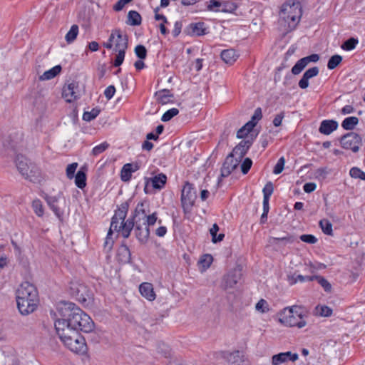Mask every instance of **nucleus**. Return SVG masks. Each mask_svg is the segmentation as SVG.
I'll return each instance as SVG.
<instances>
[{
	"mask_svg": "<svg viewBox=\"0 0 365 365\" xmlns=\"http://www.w3.org/2000/svg\"><path fill=\"white\" fill-rule=\"evenodd\" d=\"M262 118V109L260 108H257L255 109L253 115L251 118L250 122H252L255 123V125H257V122Z\"/></svg>",
	"mask_w": 365,
	"mask_h": 365,
	"instance_id": "obj_57",
	"label": "nucleus"
},
{
	"mask_svg": "<svg viewBox=\"0 0 365 365\" xmlns=\"http://www.w3.org/2000/svg\"><path fill=\"white\" fill-rule=\"evenodd\" d=\"M182 23L180 21H176L174 25V29L173 31V35L174 37H177L181 32Z\"/></svg>",
	"mask_w": 365,
	"mask_h": 365,
	"instance_id": "obj_64",
	"label": "nucleus"
},
{
	"mask_svg": "<svg viewBox=\"0 0 365 365\" xmlns=\"http://www.w3.org/2000/svg\"><path fill=\"white\" fill-rule=\"evenodd\" d=\"M319 72V68L317 66L312 67L307 70L302 76V78L299 81V86L302 89H305L309 86V79L318 75Z\"/></svg>",
	"mask_w": 365,
	"mask_h": 365,
	"instance_id": "obj_21",
	"label": "nucleus"
},
{
	"mask_svg": "<svg viewBox=\"0 0 365 365\" xmlns=\"http://www.w3.org/2000/svg\"><path fill=\"white\" fill-rule=\"evenodd\" d=\"M32 207L34 212L39 217L43 215V208L40 200H34L32 202Z\"/></svg>",
	"mask_w": 365,
	"mask_h": 365,
	"instance_id": "obj_45",
	"label": "nucleus"
},
{
	"mask_svg": "<svg viewBox=\"0 0 365 365\" xmlns=\"http://www.w3.org/2000/svg\"><path fill=\"white\" fill-rule=\"evenodd\" d=\"M340 143L343 148L356 153L362 145V140L359 134L350 132L341 137Z\"/></svg>",
	"mask_w": 365,
	"mask_h": 365,
	"instance_id": "obj_9",
	"label": "nucleus"
},
{
	"mask_svg": "<svg viewBox=\"0 0 365 365\" xmlns=\"http://www.w3.org/2000/svg\"><path fill=\"white\" fill-rule=\"evenodd\" d=\"M61 315L73 329L90 333L94 329V322L92 319L74 303L65 302L61 309Z\"/></svg>",
	"mask_w": 365,
	"mask_h": 365,
	"instance_id": "obj_1",
	"label": "nucleus"
},
{
	"mask_svg": "<svg viewBox=\"0 0 365 365\" xmlns=\"http://www.w3.org/2000/svg\"><path fill=\"white\" fill-rule=\"evenodd\" d=\"M317 185L314 182H307L304 184L303 189L305 192L310 193L314 191Z\"/></svg>",
	"mask_w": 365,
	"mask_h": 365,
	"instance_id": "obj_62",
	"label": "nucleus"
},
{
	"mask_svg": "<svg viewBox=\"0 0 365 365\" xmlns=\"http://www.w3.org/2000/svg\"><path fill=\"white\" fill-rule=\"evenodd\" d=\"M150 180L154 188L160 190L166 183L167 177L165 175L160 173L151 178Z\"/></svg>",
	"mask_w": 365,
	"mask_h": 365,
	"instance_id": "obj_30",
	"label": "nucleus"
},
{
	"mask_svg": "<svg viewBox=\"0 0 365 365\" xmlns=\"http://www.w3.org/2000/svg\"><path fill=\"white\" fill-rule=\"evenodd\" d=\"M284 163H285V160H284V157H281L278 160L277 164L275 165L274 170H273V173L276 175L281 173L284 169Z\"/></svg>",
	"mask_w": 365,
	"mask_h": 365,
	"instance_id": "obj_54",
	"label": "nucleus"
},
{
	"mask_svg": "<svg viewBox=\"0 0 365 365\" xmlns=\"http://www.w3.org/2000/svg\"><path fill=\"white\" fill-rule=\"evenodd\" d=\"M30 163L31 162L24 155H17L16 158V166L23 177L24 175L28 174Z\"/></svg>",
	"mask_w": 365,
	"mask_h": 365,
	"instance_id": "obj_24",
	"label": "nucleus"
},
{
	"mask_svg": "<svg viewBox=\"0 0 365 365\" xmlns=\"http://www.w3.org/2000/svg\"><path fill=\"white\" fill-rule=\"evenodd\" d=\"M341 61L342 57L340 55H334L329 59L327 63V68L330 70H333L340 64Z\"/></svg>",
	"mask_w": 365,
	"mask_h": 365,
	"instance_id": "obj_37",
	"label": "nucleus"
},
{
	"mask_svg": "<svg viewBox=\"0 0 365 365\" xmlns=\"http://www.w3.org/2000/svg\"><path fill=\"white\" fill-rule=\"evenodd\" d=\"M307 315L298 306L286 307L279 314V322L287 327L302 328L306 326Z\"/></svg>",
	"mask_w": 365,
	"mask_h": 365,
	"instance_id": "obj_6",
	"label": "nucleus"
},
{
	"mask_svg": "<svg viewBox=\"0 0 365 365\" xmlns=\"http://www.w3.org/2000/svg\"><path fill=\"white\" fill-rule=\"evenodd\" d=\"M252 144V140H242L237 146L234 148L232 153L238 156V158L241 160L247 153Z\"/></svg>",
	"mask_w": 365,
	"mask_h": 365,
	"instance_id": "obj_22",
	"label": "nucleus"
},
{
	"mask_svg": "<svg viewBox=\"0 0 365 365\" xmlns=\"http://www.w3.org/2000/svg\"><path fill=\"white\" fill-rule=\"evenodd\" d=\"M139 291L141 295L149 301H153L155 299V294L153 290V287L150 283H142L139 287Z\"/></svg>",
	"mask_w": 365,
	"mask_h": 365,
	"instance_id": "obj_25",
	"label": "nucleus"
},
{
	"mask_svg": "<svg viewBox=\"0 0 365 365\" xmlns=\"http://www.w3.org/2000/svg\"><path fill=\"white\" fill-rule=\"evenodd\" d=\"M302 14L299 1H287L283 4L279 16V22L287 33L294 30L299 22Z\"/></svg>",
	"mask_w": 365,
	"mask_h": 365,
	"instance_id": "obj_3",
	"label": "nucleus"
},
{
	"mask_svg": "<svg viewBox=\"0 0 365 365\" xmlns=\"http://www.w3.org/2000/svg\"><path fill=\"white\" fill-rule=\"evenodd\" d=\"M135 55L140 59H145L147 56V50L145 47L143 45H138L135 48Z\"/></svg>",
	"mask_w": 365,
	"mask_h": 365,
	"instance_id": "obj_50",
	"label": "nucleus"
},
{
	"mask_svg": "<svg viewBox=\"0 0 365 365\" xmlns=\"http://www.w3.org/2000/svg\"><path fill=\"white\" fill-rule=\"evenodd\" d=\"M132 167H133V163H127L123 165L120 172V178L123 182L130 180L133 173Z\"/></svg>",
	"mask_w": 365,
	"mask_h": 365,
	"instance_id": "obj_32",
	"label": "nucleus"
},
{
	"mask_svg": "<svg viewBox=\"0 0 365 365\" xmlns=\"http://www.w3.org/2000/svg\"><path fill=\"white\" fill-rule=\"evenodd\" d=\"M274 191V187L272 182H268L263 188L264 198H269Z\"/></svg>",
	"mask_w": 365,
	"mask_h": 365,
	"instance_id": "obj_53",
	"label": "nucleus"
},
{
	"mask_svg": "<svg viewBox=\"0 0 365 365\" xmlns=\"http://www.w3.org/2000/svg\"><path fill=\"white\" fill-rule=\"evenodd\" d=\"M179 113L178 109L177 108H171L167 110L162 116L161 120L163 122H167L171 120L174 116L177 115Z\"/></svg>",
	"mask_w": 365,
	"mask_h": 365,
	"instance_id": "obj_44",
	"label": "nucleus"
},
{
	"mask_svg": "<svg viewBox=\"0 0 365 365\" xmlns=\"http://www.w3.org/2000/svg\"><path fill=\"white\" fill-rule=\"evenodd\" d=\"M156 96H158L159 102L163 105L171 102L172 101L170 98L173 97V95L170 93V91L167 89L157 92Z\"/></svg>",
	"mask_w": 365,
	"mask_h": 365,
	"instance_id": "obj_33",
	"label": "nucleus"
},
{
	"mask_svg": "<svg viewBox=\"0 0 365 365\" xmlns=\"http://www.w3.org/2000/svg\"><path fill=\"white\" fill-rule=\"evenodd\" d=\"M233 153H230L225 159L222 167L221 168V174L219 181L221 178L229 176L232 172L236 169L240 162V159L238 158H234Z\"/></svg>",
	"mask_w": 365,
	"mask_h": 365,
	"instance_id": "obj_13",
	"label": "nucleus"
},
{
	"mask_svg": "<svg viewBox=\"0 0 365 365\" xmlns=\"http://www.w3.org/2000/svg\"><path fill=\"white\" fill-rule=\"evenodd\" d=\"M255 308L257 311L264 313L269 310L268 304L266 300L262 299L256 304Z\"/></svg>",
	"mask_w": 365,
	"mask_h": 365,
	"instance_id": "obj_55",
	"label": "nucleus"
},
{
	"mask_svg": "<svg viewBox=\"0 0 365 365\" xmlns=\"http://www.w3.org/2000/svg\"><path fill=\"white\" fill-rule=\"evenodd\" d=\"M142 18L136 11H130L128 14L127 24L131 26H139L141 24Z\"/></svg>",
	"mask_w": 365,
	"mask_h": 365,
	"instance_id": "obj_31",
	"label": "nucleus"
},
{
	"mask_svg": "<svg viewBox=\"0 0 365 365\" xmlns=\"http://www.w3.org/2000/svg\"><path fill=\"white\" fill-rule=\"evenodd\" d=\"M237 58L238 54L234 49L224 50L221 53V58L228 64H232Z\"/></svg>",
	"mask_w": 365,
	"mask_h": 365,
	"instance_id": "obj_26",
	"label": "nucleus"
},
{
	"mask_svg": "<svg viewBox=\"0 0 365 365\" xmlns=\"http://www.w3.org/2000/svg\"><path fill=\"white\" fill-rule=\"evenodd\" d=\"M70 290L71 294L81 302H86L87 297H89L90 295L88 287L85 284L77 282L71 283Z\"/></svg>",
	"mask_w": 365,
	"mask_h": 365,
	"instance_id": "obj_16",
	"label": "nucleus"
},
{
	"mask_svg": "<svg viewBox=\"0 0 365 365\" xmlns=\"http://www.w3.org/2000/svg\"><path fill=\"white\" fill-rule=\"evenodd\" d=\"M115 88L114 86H108L105 91H104V95L106 96V98L108 99V100H110L113 98V96H114L115 94Z\"/></svg>",
	"mask_w": 365,
	"mask_h": 365,
	"instance_id": "obj_60",
	"label": "nucleus"
},
{
	"mask_svg": "<svg viewBox=\"0 0 365 365\" xmlns=\"http://www.w3.org/2000/svg\"><path fill=\"white\" fill-rule=\"evenodd\" d=\"M349 174L351 178H359L361 180H365V173L356 167L352 168L350 170Z\"/></svg>",
	"mask_w": 365,
	"mask_h": 365,
	"instance_id": "obj_47",
	"label": "nucleus"
},
{
	"mask_svg": "<svg viewBox=\"0 0 365 365\" xmlns=\"http://www.w3.org/2000/svg\"><path fill=\"white\" fill-rule=\"evenodd\" d=\"M242 277V272L240 269H234L224 276L222 287L225 290L232 289L238 283Z\"/></svg>",
	"mask_w": 365,
	"mask_h": 365,
	"instance_id": "obj_12",
	"label": "nucleus"
},
{
	"mask_svg": "<svg viewBox=\"0 0 365 365\" xmlns=\"http://www.w3.org/2000/svg\"><path fill=\"white\" fill-rule=\"evenodd\" d=\"M120 252H121V254H123L124 255V257H125V259H124V262H130L131 254H130V250L128 249V247L127 246H124L121 249Z\"/></svg>",
	"mask_w": 365,
	"mask_h": 365,
	"instance_id": "obj_61",
	"label": "nucleus"
},
{
	"mask_svg": "<svg viewBox=\"0 0 365 365\" xmlns=\"http://www.w3.org/2000/svg\"><path fill=\"white\" fill-rule=\"evenodd\" d=\"M129 208L128 202H123L118 209L115 210L113 217L111 219L110 227L108 231V235H110L113 231L121 232L124 238H128L132 230L133 223L130 218L125 221Z\"/></svg>",
	"mask_w": 365,
	"mask_h": 365,
	"instance_id": "obj_4",
	"label": "nucleus"
},
{
	"mask_svg": "<svg viewBox=\"0 0 365 365\" xmlns=\"http://www.w3.org/2000/svg\"><path fill=\"white\" fill-rule=\"evenodd\" d=\"M357 43L358 40L355 38L351 37L345 41L341 46V48L345 51H351L356 47Z\"/></svg>",
	"mask_w": 365,
	"mask_h": 365,
	"instance_id": "obj_39",
	"label": "nucleus"
},
{
	"mask_svg": "<svg viewBox=\"0 0 365 365\" xmlns=\"http://www.w3.org/2000/svg\"><path fill=\"white\" fill-rule=\"evenodd\" d=\"M24 178L34 183L40 182L42 180L40 169L33 163H30V168L27 175H24Z\"/></svg>",
	"mask_w": 365,
	"mask_h": 365,
	"instance_id": "obj_20",
	"label": "nucleus"
},
{
	"mask_svg": "<svg viewBox=\"0 0 365 365\" xmlns=\"http://www.w3.org/2000/svg\"><path fill=\"white\" fill-rule=\"evenodd\" d=\"M284 112H281L280 113L277 114L273 120V125L275 127H278V126L281 125L282 121V119L284 118Z\"/></svg>",
	"mask_w": 365,
	"mask_h": 365,
	"instance_id": "obj_63",
	"label": "nucleus"
},
{
	"mask_svg": "<svg viewBox=\"0 0 365 365\" xmlns=\"http://www.w3.org/2000/svg\"><path fill=\"white\" fill-rule=\"evenodd\" d=\"M299 238L302 242L309 244H314L317 242L316 237L312 235H302Z\"/></svg>",
	"mask_w": 365,
	"mask_h": 365,
	"instance_id": "obj_58",
	"label": "nucleus"
},
{
	"mask_svg": "<svg viewBox=\"0 0 365 365\" xmlns=\"http://www.w3.org/2000/svg\"><path fill=\"white\" fill-rule=\"evenodd\" d=\"M61 71V66L60 65H57L52 68L45 71L41 76H40L39 79L41 81H48L56 77L60 72Z\"/></svg>",
	"mask_w": 365,
	"mask_h": 365,
	"instance_id": "obj_29",
	"label": "nucleus"
},
{
	"mask_svg": "<svg viewBox=\"0 0 365 365\" xmlns=\"http://www.w3.org/2000/svg\"><path fill=\"white\" fill-rule=\"evenodd\" d=\"M222 2L220 0H210L207 5V10L214 11H220L218 9L219 7L222 6Z\"/></svg>",
	"mask_w": 365,
	"mask_h": 365,
	"instance_id": "obj_52",
	"label": "nucleus"
},
{
	"mask_svg": "<svg viewBox=\"0 0 365 365\" xmlns=\"http://www.w3.org/2000/svg\"><path fill=\"white\" fill-rule=\"evenodd\" d=\"M16 294L17 307L22 315H28L36 309L39 299L37 289L34 284L29 282H22Z\"/></svg>",
	"mask_w": 365,
	"mask_h": 365,
	"instance_id": "obj_2",
	"label": "nucleus"
},
{
	"mask_svg": "<svg viewBox=\"0 0 365 365\" xmlns=\"http://www.w3.org/2000/svg\"><path fill=\"white\" fill-rule=\"evenodd\" d=\"M307 66L304 58L299 59L292 68V73L294 75L299 74L303 69Z\"/></svg>",
	"mask_w": 365,
	"mask_h": 365,
	"instance_id": "obj_40",
	"label": "nucleus"
},
{
	"mask_svg": "<svg viewBox=\"0 0 365 365\" xmlns=\"http://www.w3.org/2000/svg\"><path fill=\"white\" fill-rule=\"evenodd\" d=\"M48 205L53 210L58 219H61L63 214V207L66 206V199L61 192L56 195H48L44 197Z\"/></svg>",
	"mask_w": 365,
	"mask_h": 365,
	"instance_id": "obj_8",
	"label": "nucleus"
},
{
	"mask_svg": "<svg viewBox=\"0 0 365 365\" xmlns=\"http://www.w3.org/2000/svg\"><path fill=\"white\" fill-rule=\"evenodd\" d=\"M78 34V26L76 24L73 25L68 32L66 34L65 38L68 43H72L77 37Z\"/></svg>",
	"mask_w": 365,
	"mask_h": 365,
	"instance_id": "obj_35",
	"label": "nucleus"
},
{
	"mask_svg": "<svg viewBox=\"0 0 365 365\" xmlns=\"http://www.w3.org/2000/svg\"><path fill=\"white\" fill-rule=\"evenodd\" d=\"M64 345L72 352L84 354L87 351V346L85 339L80 334H74L73 336H68Z\"/></svg>",
	"mask_w": 365,
	"mask_h": 365,
	"instance_id": "obj_7",
	"label": "nucleus"
},
{
	"mask_svg": "<svg viewBox=\"0 0 365 365\" xmlns=\"http://www.w3.org/2000/svg\"><path fill=\"white\" fill-rule=\"evenodd\" d=\"M338 128V123L334 120H324L321 122L319 131L324 135H329Z\"/></svg>",
	"mask_w": 365,
	"mask_h": 365,
	"instance_id": "obj_23",
	"label": "nucleus"
},
{
	"mask_svg": "<svg viewBox=\"0 0 365 365\" xmlns=\"http://www.w3.org/2000/svg\"><path fill=\"white\" fill-rule=\"evenodd\" d=\"M133 0H118L116 4L113 6V10L115 11H121L124 6L131 2Z\"/></svg>",
	"mask_w": 365,
	"mask_h": 365,
	"instance_id": "obj_59",
	"label": "nucleus"
},
{
	"mask_svg": "<svg viewBox=\"0 0 365 365\" xmlns=\"http://www.w3.org/2000/svg\"><path fill=\"white\" fill-rule=\"evenodd\" d=\"M101 110L98 108H94L91 111H85L83 115V120L91 121L95 119L100 113Z\"/></svg>",
	"mask_w": 365,
	"mask_h": 365,
	"instance_id": "obj_38",
	"label": "nucleus"
},
{
	"mask_svg": "<svg viewBox=\"0 0 365 365\" xmlns=\"http://www.w3.org/2000/svg\"><path fill=\"white\" fill-rule=\"evenodd\" d=\"M221 356L232 365H247L245 364V356L242 355L240 351H223L221 353Z\"/></svg>",
	"mask_w": 365,
	"mask_h": 365,
	"instance_id": "obj_17",
	"label": "nucleus"
},
{
	"mask_svg": "<svg viewBox=\"0 0 365 365\" xmlns=\"http://www.w3.org/2000/svg\"><path fill=\"white\" fill-rule=\"evenodd\" d=\"M359 119L357 117L351 116L346 118L341 123V126L345 130H353L358 124Z\"/></svg>",
	"mask_w": 365,
	"mask_h": 365,
	"instance_id": "obj_34",
	"label": "nucleus"
},
{
	"mask_svg": "<svg viewBox=\"0 0 365 365\" xmlns=\"http://www.w3.org/2000/svg\"><path fill=\"white\" fill-rule=\"evenodd\" d=\"M297 359V354H292L291 351L282 352L272 357V364L273 365H279L288 361H295Z\"/></svg>",
	"mask_w": 365,
	"mask_h": 365,
	"instance_id": "obj_18",
	"label": "nucleus"
},
{
	"mask_svg": "<svg viewBox=\"0 0 365 365\" xmlns=\"http://www.w3.org/2000/svg\"><path fill=\"white\" fill-rule=\"evenodd\" d=\"M314 279L318 281L325 292H330L331 291V285L325 278L321 276H314Z\"/></svg>",
	"mask_w": 365,
	"mask_h": 365,
	"instance_id": "obj_43",
	"label": "nucleus"
},
{
	"mask_svg": "<svg viewBox=\"0 0 365 365\" xmlns=\"http://www.w3.org/2000/svg\"><path fill=\"white\" fill-rule=\"evenodd\" d=\"M196 192L192 187V185L187 182L183 187L181 194V201L182 206L192 207L196 199Z\"/></svg>",
	"mask_w": 365,
	"mask_h": 365,
	"instance_id": "obj_14",
	"label": "nucleus"
},
{
	"mask_svg": "<svg viewBox=\"0 0 365 365\" xmlns=\"http://www.w3.org/2000/svg\"><path fill=\"white\" fill-rule=\"evenodd\" d=\"M294 242L293 237L290 235H287L282 237H271L269 240V242L275 246H285L287 244H291Z\"/></svg>",
	"mask_w": 365,
	"mask_h": 365,
	"instance_id": "obj_28",
	"label": "nucleus"
},
{
	"mask_svg": "<svg viewBox=\"0 0 365 365\" xmlns=\"http://www.w3.org/2000/svg\"><path fill=\"white\" fill-rule=\"evenodd\" d=\"M205 30V24L203 22H197L190 24L185 29L184 32L187 35L190 36H202L206 34Z\"/></svg>",
	"mask_w": 365,
	"mask_h": 365,
	"instance_id": "obj_19",
	"label": "nucleus"
},
{
	"mask_svg": "<svg viewBox=\"0 0 365 365\" xmlns=\"http://www.w3.org/2000/svg\"><path fill=\"white\" fill-rule=\"evenodd\" d=\"M158 220V215L157 212H153L151 215H148V211L146 210V217H145V225L149 227L150 226H153L155 224Z\"/></svg>",
	"mask_w": 365,
	"mask_h": 365,
	"instance_id": "obj_49",
	"label": "nucleus"
},
{
	"mask_svg": "<svg viewBox=\"0 0 365 365\" xmlns=\"http://www.w3.org/2000/svg\"><path fill=\"white\" fill-rule=\"evenodd\" d=\"M75 178V184L76 185L81 189H83L86 185V170L83 167L81 168V169L77 172L76 175L74 176Z\"/></svg>",
	"mask_w": 365,
	"mask_h": 365,
	"instance_id": "obj_27",
	"label": "nucleus"
},
{
	"mask_svg": "<svg viewBox=\"0 0 365 365\" xmlns=\"http://www.w3.org/2000/svg\"><path fill=\"white\" fill-rule=\"evenodd\" d=\"M252 165V161L250 158H247L241 164V170L243 174H247Z\"/></svg>",
	"mask_w": 365,
	"mask_h": 365,
	"instance_id": "obj_56",
	"label": "nucleus"
},
{
	"mask_svg": "<svg viewBox=\"0 0 365 365\" xmlns=\"http://www.w3.org/2000/svg\"><path fill=\"white\" fill-rule=\"evenodd\" d=\"M78 167L77 163L69 164L66 168V176L68 179H73L75 176V172Z\"/></svg>",
	"mask_w": 365,
	"mask_h": 365,
	"instance_id": "obj_51",
	"label": "nucleus"
},
{
	"mask_svg": "<svg viewBox=\"0 0 365 365\" xmlns=\"http://www.w3.org/2000/svg\"><path fill=\"white\" fill-rule=\"evenodd\" d=\"M317 313L322 317H330L332 314V309L325 305L317 306L315 308Z\"/></svg>",
	"mask_w": 365,
	"mask_h": 365,
	"instance_id": "obj_41",
	"label": "nucleus"
},
{
	"mask_svg": "<svg viewBox=\"0 0 365 365\" xmlns=\"http://www.w3.org/2000/svg\"><path fill=\"white\" fill-rule=\"evenodd\" d=\"M125 51L126 50H115L118 53L115 56L113 63L114 66L118 67L123 63L125 55Z\"/></svg>",
	"mask_w": 365,
	"mask_h": 365,
	"instance_id": "obj_46",
	"label": "nucleus"
},
{
	"mask_svg": "<svg viewBox=\"0 0 365 365\" xmlns=\"http://www.w3.org/2000/svg\"><path fill=\"white\" fill-rule=\"evenodd\" d=\"M319 226L323 232L328 235H333L332 224L327 219H322L319 221Z\"/></svg>",
	"mask_w": 365,
	"mask_h": 365,
	"instance_id": "obj_36",
	"label": "nucleus"
},
{
	"mask_svg": "<svg viewBox=\"0 0 365 365\" xmlns=\"http://www.w3.org/2000/svg\"><path fill=\"white\" fill-rule=\"evenodd\" d=\"M145 207H148L146 202H139L130 217L131 222L133 223L135 237L142 244L146 243L150 236V229L145 225V221L146 217Z\"/></svg>",
	"mask_w": 365,
	"mask_h": 365,
	"instance_id": "obj_5",
	"label": "nucleus"
},
{
	"mask_svg": "<svg viewBox=\"0 0 365 365\" xmlns=\"http://www.w3.org/2000/svg\"><path fill=\"white\" fill-rule=\"evenodd\" d=\"M110 41H113L115 50H126L128 46V38L120 29H113L110 35Z\"/></svg>",
	"mask_w": 365,
	"mask_h": 365,
	"instance_id": "obj_11",
	"label": "nucleus"
},
{
	"mask_svg": "<svg viewBox=\"0 0 365 365\" xmlns=\"http://www.w3.org/2000/svg\"><path fill=\"white\" fill-rule=\"evenodd\" d=\"M222 6L220 11L224 13H233L237 8V5L232 1L222 2Z\"/></svg>",
	"mask_w": 365,
	"mask_h": 365,
	"instance_id": "obj_42",
	"label": "nucleus"
},
{
	"mask_svg": "<svg viewBox=\"0 0 365 365\" xmlns=\"http://www.w3.org/2000/svg\"><path fill=\"white\" fill-rule=\"evenodd\" d=\"M55 329L62 342L67 340L68 336H73L74 334H79L76 329H73L68 325V322L64 318L55 322Z\"/></svg>",
	"mask_w": 365,
	"mask_h": 365,
	"instance_id": "obj_10",
	"label": "nucleus"
},
{
	"mask_svg": "<svg viewBox=\"0 0 365 365\" xmlns=\"http://www.w3.org/2000/svg\"><path fill=\"white\" fill-rule=\"evenodd\" d=\"M80 96L78 90V83L73 81L67 86H63L62 91V97L68 103H71L78 98Z\"/></svg>",
	"mask_w": 365,
	"mask_h": 365,
	"instance_id": "obj_15",
	"label": "nucleus"
},
{
	"mask_svg": "<svg viewBox=\"0 0 365 365\" xmlns=\"http://www.w3.org/2000/svg\"><path fill=\"white\" fill-rule=\"evenodd\" d=\"M109 147V144L107 142H103L101 144L95 146L93 148L92 153L93 155H98L103 153Z\"/></svg>",
	"mask_w": 365,
	"mask_h": 365,
	"instance_id": "obj_48",
	"label": "nucleus"
}]
</instances>
